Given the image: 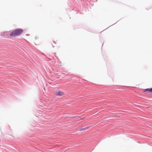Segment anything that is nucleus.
<instances>
[{"label":"nucleus","mask_w":152,"mask_h":152,"mask_svg":"<svg viewBox=\"0 0 152 152\" xmlns=\"http://www.w3.org/2000/svg\"><path fill=\"white\" fill-rule=\"evenodd\" d=\"M82 130H83V129H82V128H81V129H79V131H80L81 132V131H82Z\"/></svg>","instance_id":"nucleus-6"},{"label":"nucleus","mask_w":152,"mask_h":152,"mask_svg":"<svg viewBox=\"0 0 152 152\" xmlns=\"http://www.w3.org/2000/svg\"><path fill=\"white\" fill-rule=\"evenodd\" d=\"M151 146H152V145H151Z\"/></svg>","instance_id":"nucleus-11"},{"label":"nucleus","mask_w":152,"mask_h":152,"mask_svg":"<svg viewBox=\"0 0 152 152\" xmlns=\"http://www.w3.org/2000/svg\"><path fill=\"white\" fill-rule=\"evenodd\" d=\"M90 127H91L90 126H87L85 128L86 130V129H88Z\"/></svg>","instance_id":"nucleus-4"},{"label":"nucleus","mask_w":152,"mask_h":152,"mask_svg":"<svg viewBox=\"0 0 152 152\" xmlns=\"http://www.w3.org/2000/svg\"><path fill=\"white\" fill-rule=\"evenodd\" d=\"M150 94L152 93V88H150Z\"/></svg>","instance_id":"nucleus-5"},{"label":"nucleus","mask_w":152,"mask_h":152,"mask_svg":"<svg viewBox=\"0 0 152 152\" xmlns=\"http://www.w3.org/2000/svg\"><path fill=\"white\" fill-rule=\"evenodd\" d=\"M23 32V30L22 28H17L13 30L10 34L11 37H15L20 35Z\"/></svg>","instance_id":"nucleus-1"},{"label":"nucleus","mask_w":152,"mask_h":152,"mask_svg":"<svg viewBox=\"0 0 152 152\" xmlns=\"http://www.w3.org/2000/svg\"><path fill=\"white\" fill-rule=\"evenodd\" d=\"M52 46L53 47H54V46H53V45H52Z\"/></svg>","instance_id":"nucleus-8"},{"label":"nucleus","mask_w":152,"mask_h":152,"mask_svg":"<svg viewBox=\"0 0 152 152\" xmlns=\"http://www.w3.org/2000/svg\"><path fill=\"white\" fill-rule=\"evenodd\" d=\"M65 93L62 91H59L56 92V96H62L65 95Z\"/></svg>","instance_id":"nucleus-2"},{"label":"nucleus","mask_w":152,"mask_h":152,"mask_svg":"<svg viewBox=\"0 0 152 152\" xmlns=\"http://www.w3.org/2000/svg\"><path fill=\"white\" fill-rule=\"evenodd\" d=\"M82 129H83L82 131H84V130H86V129H85V128H82Z\"/></svg>","instance_id":"nucleus-7"},{"label":"nucleus","mask_w":152,"mask_h":152,"mask_svg":"<svg viewBox=\"0 0 152 152\" xmlns=\"http://www.w3.org/2000/svg\"><path fill=\"white\" fill-rule=\"evenodd\" d=\"M37 38L35 37V39H36Z\"/></svg>","instance_id":"nucleus-10"},{"label":"nucleus","mask_w":152,"mask_h":152,"mask_svg":"<svg viewBox=\"0 0 152 152\" xmlns=\"http://www.w3.org/2000/svg\"><path fill=\"white\" fill-rule=\"evenodd\" d=\"M143 92L144 94H150V88H147L143 90Z\"/></svg>","instance_id":"nucleus-3"},{"label":"nucleus","mask_w":152,"mask_h":152,"mask_svg":"<svg viewBox=\"0 0 152 152\" xmlns=\"http://www.w3.org/2000/svg\"><path fill=\"white\" fill-rule=\"evenodd\" d=\"M103 45V44L102 45V46Z\"/></svg>","instance_id":"nucleus-9"}]
</instances>
